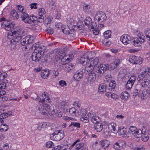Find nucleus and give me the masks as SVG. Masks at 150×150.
<instances>
[{"instance_id":"obj_35","label":"nucleus","mask_w":150,"mask_h":150,"mask_svg":"<svg viewBox=\"0 0 150 150\" xmlns=\"http://www.w3.org/2000/svg\"><path fill=\"white\" fill-rule=\"evenodd\" d=\"M141 135L142 136L141 137L142 138V139L143 141L146 142L148 139L149 136H148L146 131L142 132V133L141 134Z\"/></svg>"},{"instance_id":"obj_4","label":"nucleus","mask_w":150,"mask_h":150,"mask_svg":"<svg viewBox=\"0 0 150 150\" xmlns=\"http://www.w3.org/2000/svg\"><path fill=\"white\" fill-rule=\"evenodd\" d=\"M137 37L134 38L132 42V44L135 47L141 46L144 42L146 38L144 35L140 33H138Z\"/></svg>"},{"instance_id":"obj_32","label":"nucleus","mask_w":150,"mask_h":150,"mask_svg":"<svg viewBox=\"0 0 150 150\" xmlns=\"http://www.w3.org/2000/svg\"><path fill=\"white\" fill-rule=\"evenodd\" d=\"M50 73L49 70H43L41 71L40 75L41 77L43 79H46L49 75Z\"/></svg>"},{"instance_id":"obj_5","label":"nucleus","mask_w":150,"mask_h":150,"mask_svg":"<svg viewBox=\"0 0 150 150\" xmlns=\"http://www.w3.org/2000/svg\"><path fill=\"white\" fill-rule=\"evenodd\" d=\"M21 15L22 21L25 23L30 24L32 26H34L35 23H36V21L33 20V15L29 16L27 13L25 12H23Z\"/></svg>"},{"instance_id":"obj_34","label":"nucleus","mask_w":150,"mask_h":150,"mask_svg":"<svg viewBox=\"0 0 150 150\" xmlns=\"http://www.w3.org/2000/svg\"><path fill=\"white\" fill-rule=\"evenodd\" d=\"M66 71L69 72L74 69V65L71 63H68L65 66Z\"/></svg>"},{"instance_id":"obj_2","label":"nucleus","mask_w":150,"mask_h":150,"mask_svg":"<svg viewBox=\"0 0 150 150\" xmlns=\"http://www.w3.org/2000/svg\"><path fill=\"white\" fill-rule=\"evenodd\" d=\"M25 34V33L23 30L19 29L17 31L14 30L12 33V35L14 37V39L11 40V48L12 50L16 49V43L18 42V40H20L22 37Z\"/></svg>"},{"instance_id":"obj_31","label":"nucleus","mask_w":150,"mask_h":150,"mask_svg":"<svg viewBox=\"0 0 150 150\" xmlns=\"http://www.w3.org/2000/svg\"><path fill=\"white\" fill-rule=\"evenodd\" d=\"M12 112L11 111H8L7 112H1L0 113V118L4 119L7 118L8 116L12 115Z\"/></svg>"},{"instance_id":"obj_11","label":"nucleus","mask_w":150,"mask_h":150,"mask_svg":"<svg viewBox=\"0 0 150 150\" xmlns=\"http://www.w3.org/2000/svg\"><path fill=\"white\" fill-rule=\"evenodd\" d=\"M98 58L97 57L95 58L88 63V66L86 67L85 70L88 72V71H90L91 69L92 70L95 68H96L97 67H96L98 64Z\"/></svg>"},{"instance_id":"obj_19","label":"nucleus","mask_w":150,"mask_h":150,"mask_svg":"<svg viewBox=\"0 0 150 150\" xmlns=\"http://www.w3.org/2000/svg\"><path fill=\"white\" fill-rule=\"evenodd\" d=\"M136 79L134 76H132L127 81L125 85V87L128 90L130 89L132 87Z\"/></svg>"},{"instance_id":"obj_24","label":"nucleus","mask_w":150,"mask_h":150,"mask_svg":"<svg viewBox=\"0 0 150 150\" xmlns=\"http://www.w3.org/2000/svg\"><path fill=\"white\" fill-rule=\"evenodd\" d=\"M148 72V71L146 70H144V71H142L138 76L137 78L138 81L141 82L142 80H144L145 78H146L147 76V74Z\"/></svg>"},{"instance_id":"obj_28","label":"nucleus","mask_w":150,"mask_h":150,"mask_svg":"<svg viewBox=\"0 0 150 150\" xmlns=\"http://www.w3.org/2000/svg\"><path fill=\"white\" fill-rule=\"evenodd\" d=\"M117 133L119 135H122L123 137H126L127 136V133L126 128H123L119 129L117 131Z\"/></svg>"},{"instance_id":"obj_18","label":"nucleus","mask_w":150,"mask_h":150,"mask_svg":"<svg viewBox=\"0 0 150 150\" xmlns=\"http://www.w3.org/2000/svg\"><path fill=\"white\" fill-rule=\"evenodd\" d=\"M85 25L86 26H89L91 29H94L96 27L97 24L96 22H92V19L90 17H86L84 21Z\"/></svg>"},{"instance_id":"obj_27","label":"nucleus","mask_w":150,"mask_h":150,"mask_svg":"<svg viewBox=\"0 0 150 150\" xmlns=\"http://www.w3.org/2000/svg\"><path fill=\"white\" fill-rule=\"evenodd\" d=\"M150 81L148 79L145 78L144 79V80H142V81L140 82L141 83V85H137V87L138 86H142V87L144 88L146 87H149V86Z\"/></svg>"},{"instance_id":"obj_64","label":"nucleus","mask_w":150,"mask_h":150,"mask_svg":"<svg viewBox=\"0 0 150 150\" xmlns=\"http://www.w3.org/2000/svg\"><path fill=\"white\" fill-rule=\"evenodd\" d=\"M57 132H54V133L50 134V138L51 139L55 140L54 138L55 134Z\"/></svg>"},{"instance_id":"obj_21","label":"nucleus","mask_w":150,"mask_h":150,"mask_svg":"<svg viewBox=\"0 0 150 150\" xmlns=\"http://www.w3.org/2000/svg\"><path fill=\"white\" fill-rule=\"evenodd\" d=\"M55 132H57L55 134V140L58 141L61 140L64 137V132L62 131H57Z\"/></svg>"},{"instance_id":"obj_51","label":"nucleus","mask_w":150,"mask_h":150,"mask_svg":"<svg viewBox=\"0 0 150 150\" xmlns=\"http://www.w3.org/2000/svg\"><path fill=\"white\" fill-rule=\"evenodd\" d=\"M108 66L109 68V69L110 70H112L115 68L117 67L115 65V64H114L113 62L111 63L110 65H108Z\"/></svg>"},{"instance_id":"obj_52","label":"nucleus","mask_w":150,"mask_h":150,"mask_svg":"<svg viewBox=\"0 0 150 150\" xmlns=\"http://www.w3.org/2000/svg\"><path fill=\"white\" fill-rule=\"evenodd\" d=\"M69 29L70 28L68 27V28H63L62 29V32L65 34H67V35H69Z\"/></svg>"},{"instance_id":"obj_38","label":"nucleus","mask_w":150,"mask_h":150,"mask_svg":"<svg viewBox=\"0 0 150 150\" xmlns=\"http://www.w3.org/2000/svg\"><path fill=\"white\" fill-rule=\"evenodd\" d=\"M144 34L146 36V39L149 41H150V29H146L144 31Z\"/></svg>"},{"instance_id":"obj_54","label":"nucleus","mask_w":150,"mask_h":150,"mask_svg":"<svg viewBox=\"0 0 150 150\" xmlns=\"http://www.w3.org/2000/svg\"><path fill=\"white\" fill-rule=\"evenodd\" d=\"M59 74V72L57 70H54L53 71V74L52 77L53 78H55L57 77Z\"/></svg>"},{"instance_id":"obj_3","label":"nucleus","mask_w":150,"mask_h":150,"mask_svg":"<svg viewBox=\"0 0 150 150\" xmlns=\"http://www.w3.org/2000/svg\"><path fill=\"white\" fill-rule=\"evenodd\" d=\"M35 46L33 47L35 48V50L34 52L32 53L30 57V58L34 64L36 63H39V61L42 56L43 55L44 51L42 50L41 47H37L36 46L35 47Z\"/></svg>"},{"instance_id":"obj_33","label":"nucleus","mask_w":150,"mask_h":150,"mask_svg":"<svg viewBox=\"0 0 150 150\" xmlns=\"http://www.w3.org/2000/svg\"><path fill=\"white\" fill-rule=\"evenodd\" d=\"M11 18H13L14 20L18 19L19 17L17 12L14 10L11 11Z\"/></svg>"},{"instance_id":"obj_14","label":"nucleus","mask_w":150,"mask_h":150,"mask_svg":"<svg viewBox=\"0 0 150 150\" xmlns=\"http://www.w3.org/2000/svg\"><path fill=\"white\" fill-rule=\"evenodd\" d=\"M107 69H109L108 64H100L99 66L96 67V68H95L94 71H96V73H98V74L101 76L103 73H104V71Z\"/></svg>"},{"instance_id":"obj_63","label":"nucleus","mask_w":150,"mask_h":150,"mask_svg":"<svg viewBox=\"0 0 150 150\" xmlns=\"http://www.w3.org/2000/svg\"><path fill=\"white\" fill-rule=\"evenodd\" d=\"M55 25L56 27L58 28H61L62 29L63 28V27L62 26V24L60 23H57L55 24Z\"/></svg>"},{"instance_id":"obj_49","label":"nucleus","mask_w":150,"mask_h":150,"mask_svg":"<svg viewBox=\"0 0 150 150\" xmlns=\"http://www.w3.org/2000/svg\"><path fill=\"white\" fill-rule=\"evenodd\" d=\"M76 109L74 108H71L69 110V113L72 116L76 115Z\"/></svg>"},{"instance_id":"obj_17","label":"nucleus","mask_w":150,"mask_h":150,"mask_svg":"<svg viewBox=\"0 0 150 150\" xmlns=\"http://www.w3.org/2000/svg\"><path fill=\"white\" fill-rule=\"evenodd\" d=\"M1 25L3 28L9 31L13 28L15 24L10 21H6L1 23Z\"/></svg>"},{"instance_id":"obj_42","label":"nucleus","mask_w":150,"mask_h":150,"mask_svg":"<svg viewBox=\"0 0 150 150\" xmlns=\"http://www.w3.org/2000/svg\"><path fill=\"white\" fill-rule=\"evenodd\" d=\"M122 145V142H120L119 143L116 142L113 146V148L115 150H118L121 148V146L120 145Z\"/></svg>"},{"instance_id":"obj_9","label":"nucleus","mask_w":150,"mask_h":150,"mask_svg":"<svg viewBox=\"0 0 150 150\" xmlns=\"http://www.w3.org/2000/svg\"><path fill=\"white\" fill-rule=\"evenodd\" d=\"M46 12L43 8H39L38 10V16H36L33 15L34 21H36V23L38 22L42 23L44 21V17L43 15H45Z\"/></svg>"},{"instance_id":"obj_30","label":"nucleus","mask_w":150,"mask_h":150,"mask_svg":"<svg viewBox=\"0 0 150 150\" xmlns=\"http://www.w3.org/2000/svg\"><path fill=\"white\" fill-rule=\"evenodd\" d=\"M95 129L98 132L101 131L103 129L102 123L99 122L94 125Z\"/></svg>"},{"instance_id":"obj_15","label":"nucleus","mask_w":150,"mask_h":150,"mask_svg":"<svg viewBox=\"0 0 150 150\" xmlns=\"http://www.w3.org/2000/svg\"><path fill=\"white\" fill-rule=\"evenodd\" d=\"M129 60L130 62L134 64H141L143 61L141 57H137L135 55L130 56Z\"/></svg>"},{"instance_id":"obj_16","label":"nucleus","mask_w":150,"mask_h":150,"mask_svg":"<svg viewBox=\"0 0 150 150\" xmlns=\"http://www.w3.org/2000/svg\"><path fill=\"white\" fill-rule=\"evenodd\" d=\"M88 53L85 54L83 56L81 57L80 60L81 64L84 66L87 67L88 66V63L90 61L91 57H89Z\"/></svg>"},{"instance_id":"obj_60","label":"nucleus","mask_w":150,"mask_h":150,"mask_svg":"<svg viewBox=\"0 0 150 150\" xmlns=\"http://www.w3.org/2000/svg\"><path fill=\"white\" fill-rule=\"evenodd\" d=\"M90 8L89 6L87 4H85L83 6V10L84 11H86L88 9Z\"/></svg>"},{"instance_id":"obj_48","label":"nucleus","mask_w":150,"mask_h":150,"mask_svg":"<svg viewBox=\"0 0 150 150\" xmlns=\"http://www.w3.org/2000/svg\"><path fill=\"white\" fill-rule=\"evenodd\" d=\"M47 125V124L46 122H43V123H40L38 127V129L41 130L43 128L45 127Z\"/></svg>"},{"instance_id":"obj_41","label":"nucleus","mask_w":150,"mask_h":150,"mask_svg":"<svg viewBox=\"0 0 150 150\" xmlns=\"http://www.w3.org/2000/svg\"><path fill=\"white\" fill-rule=\"evenodd\" d=\"M84 144L83 143H78L75 146L76 150H83Z\"/></svg>"},{"instance_id":"obj_37","label":"nucleus","mask_w":150,"mask_h":150,"mask_svg":"<svg viewBox=\"0 0 150 150\" xmlns=\"http://www.w3.org/2000/svg\"><path fill=\"white\" fill-rule=\"evenodd\" d=\"M48 94L46 92H44L42 94V96L44 98V103L45 102H50V99L47 95Z\"/></svg>"},{"instance_id":"obj_13","label":"nucleus","mask_w":150,"mask_h":150,"mask_svg":"<svg viewBox=\"0 0 150 150\" xmlns=\"http://www.w3.org/2000/svg\"><path fill=\"white\" fill-rule=\"evenodd\" d=\"M22 37L20 40V42L21 45L23 46H25L32 43L34 39V37L32 35H28L22 39Z\"/></svg>"},{"instance_id":"obj_1","label":"nucleus","mask_w":150,"mask_h":150,"mask_svg":"<svg viewBox=\"0 0 150 150\" xmlns=\"http://www.w3.org/2000/svg\"><path fill=\"white\" fill-rule=\"evenodd\" d=\"M33 94L35 95V97H36L35 98V100L38 101L39 105L38 110L41 115H47L48 113L49 112H51L52 114H55V111L52 104H48L44 103V98H43L42 99H41L37 94L34 93Z\"/></svg>"},{"instance_id":"obj_6","label":"nucleus","mask_w":150,"mask_h":150,"mask_svg":"<svg viewBox=\"0 0 150 150\" xmlns=\"http://www.w3.org/2000/svg\"><path fill=\"white\" fill-rule=\"evenodd\" d=\"M116 83L115 80H112L109 83V86L108 89H107L106 84L103 83L100 84L98 88V91L100 92H104L106 91L107 90L112 91V89H115L116 86Z\"/></svg>"},{"instance_id":"obj_40","label":"nucleus","mask_w":150,"mask_h":150,"mask_svg":"<svg viewBox=\"0 0 150 150\" xmlns=\"http://www.w3.org/2000/svg\"><path fill=\"white\" fill-rule=\"evenodd\" d=\"M142 98L144 99L146 98L147 97H148V94L147 90H144L143 91L141 95Z\"/></svg>"},{"instance_id":"obj_43","label":"nucleus","mask_w":150,"mask_h":150,"mask_svg":"<svg viewBox=\"0 0 150 150\" xmlns=\"http://www.w3.org/2000/svg\"><path fill=\"white\" fill-rule=\"evenodd\" d=\"M73 126V127L79 128L80 127V124L79 122H71L69 127Z\"/></svg>"},{"instance_id":"obj_36","label":"nucleus","mask_w":150,"mask_h":150,"mask_svg":"<svg viewBox=\"0 0 150 150\" xmlns=\"http://www.w3.org/2000/svg\"><path fill=\"white\" fill-rule=\"evenodd\" d=\"M8 129V126L6 125V124L1 125L0 126V132H5L7 131Z\"/></svg>"},{"instance_id":"obj_47","label":"nucleus","mask_w":150,"mask_h":150,"mask_svg":"<svg viewBox=\"0 0 150 150\" xmlns=\"http://www.w3.org/2000/svg\"><path fill=\"white\" fill-rule=\"evenodd\" d=\"M54 146V144L53 143L50 141H49L46 143V146L48 148H52Z\"/></svg>"},{"instance_id":"obj_46","label":"nucleus","mask_w":150,"mask_h":150,"mask_svg":"<svg viewBox=\"0 0 150 150\" xmlns=\"http://www.w3.org/2000/svg\"><path fill=\"white\" fill-rule=\"evenodd\" d=\"M127 74V72L125 69L121 70L119 72V74L121 75L122 78L124 77Z\"/></svg>"},{"instance_id":"obj_25","label":"nucleus","mask_w":150,"mask_h":150,"mask_svg":"<svg viewBox=\"0 0 150 150\" xmlns=\"http://www.w3.org/2000/svg\"><path fill=\"white\" fill-rule=\"evenodd\" d=\"M94 113L91 112L90 117L91 118V121L95 124L99 122L100 119L98 116L95 115Z\"/></svg>"},{"instance_id":"obj_62","label":"nucleus","mask_w":150,"mask_h":150,"mask_svg":"<svg viewBox=\"0 0 150 150\" xmlns=\"http://www.w3.org/2000/svg\"><path fill=\"white\" fill-rule=\"evenodd\" d=\"M46 30L49 33H50L51 34H53L54 33L53 29L52 28H47Z\"/></svg>"},{"instance_id":"obj_20","label":"nucleus","mask_w":150,"mask_h":150,"mask_svg":"<svg viewBox=\"0 0 150 150\" xmlns=\"http://www.w3.org/2000/svg\"><path fill=\"white\" fill-rule=\"evenodd\" d=\"M83 113H81L80 117L81 120L85 123H88L89 121V118L91 112L87 113L85 110L82 111Z\"/></svg>"},{"instance_id":"obj_39","label":"nucleus","mask_w":150,"mask_h":150,"mask_svg":"<svg viewBox=\"0 0 150 150\" xmlns=\"http://www.w3.org/2000/svg\"><path fill=\"white\" fill-rule=\"evenodd\" d=\"M103 35L104 39H108L110 38L111 36V32L110 30H108L105 31Z\"/></svg>"},{"instance_id":"obj_45","label":"nucleus","mask_w":150,"mask_h":150,"mask_svg":"<svg viewBox=\"0 0 150 150\" xmlns=\"http://www.w3.org/2000/svg\"><path fill=\"white\" fill-rule=\"evenodd\" d=\"M108 39H104V40H102V42L105 45L109 47L110 46L111 44V42Z\"/></svg>"},{"instance_id":"obj_58","label":"nucleus","mask_w":150,"mask_h":150,"mask_svg":"<svg viewBox=\"0 0 150 150\" xmlns=\"http://www.w3.org/2000/svg\"><path fill=\"white\" fill-rule=\"evenodd\" d=\"M59 85L63 87L67 86L66 82L64 80H61L59 82Z\"/></svg>"},{"instance_id":"obj_29","label":"nucleus","mask_w":150,"mask_h":150,"mask_svg":"<svg viewBox=\"0 0 150 150\" xmlns=\"http://www.w3.org/2000/svg\"><path fill=\"white\" fill-rule=\"evenodd\" d=\"M129 96V94L126 91L122 92L120 95V97L122 100H127Z\"/></svg>"},{"instance_id":"obj_57","label":"nucleus","mask_w":150,"mask_h":150,"mask_svg":"<svg viewBox=\"0 0 150 150\" xmlns=\"http://www.w3.org/2000/svg\"><path fill=\"white\" fill-rule=\"evenodd\" d=\"M6 87V83L1 81V83L0 82V90L4 89Z\"/></svg>"},{"instance_id":"obj_23","label":"nucleus","mask_w":150,"mask_h":150,"mask_svg":"<svg viewBox=\"0 0 150 150\" xmlns=\"http://www.w3.org/2000/svg\"><path fill=\"white\" fill-rule=\"evenodd\" d=\"M59 55L60 56L59 58H61V63L63 65H66L67 64H68V61L70 59L67 57L66 56L64 57L63 56L64 55V53L63 52L61 53V52H59L58 53Z\"/></svg>"},{"instance_id":"obj_50","label":"nucleus","mask_w":150,"mask_h":150,"mask_svg":"<svg viewBox=\"0 0 150 150\" xmlns=\"http://www.w3.org/2000/svg\"><path fill=\"white\" fill-rule=\"evenodd\" d=\"M52 19L53 18L51 16H49L47 18L45 21V22L47 24H50L51 23Z\"/></svg>"},{"instance_id":"obj_56","label":"nucleus","mask_w":150,"mask_h":150,"mask_svg":"<svg viewBox=\"0 0 150 150\" xmlns=\"http://www.w3.org/2000/svg\"><path fill=\"white\" fill-rule=\"evenodd\" d=\"M60 105L62 108H63L65 109L66 108H64V107H67L68 106L67 102L65 101H62L60 103Z\"/></svg>"},{"instance_id":"obj_10","label":"nucleus","mask_w":150,"mask_h":150,"mask_svg":"<svg viewBox=\"0 0 150 150\" xmlns=\"http://www.w3.org/2000/svg\"><path fill=\"white\" fill-rule=\"evenodd\" d=\"M129 132L136 138H140L142 136L141 134L142 133V131L140 129H137L134 126H131L129 129Z\"/></svg>"},{"instance_id":"obj_55","label":"nucleus","mask_w":150,"mask_h":150,"mask_svg":"<svg viewBox=\"0 0 150 150\" xmlns=\"http://www.w3.org/2000/svg\"><path fill=\"white\" fill-rule=\"evenodd\" d=\"M8 75L6 73L1 72V74H0V78L1 80H3Z\"/></svg>"},{"instance_id":"obj_44","label":"nucleus","mask_w":150,"mask_h":150,"mask_svg":"<svg viewBox=\"0 0 150 150\" xmlns=\"http://www.w3.org/2000/svg\"><path fill=\"white\" fill-rule=\"evenodd\" d=\"M75 31V30L74 29V26H73L71 29H69L70 31H69V35L70 38L73 37L75 36V34L74 33Z\"/></svg>"},{"instance_id":"obj_8","label":"nucleus","mask_w":150,"mask_h":150,"mask_svg":"<svg viewBox=\"0 0 150 150\" xmlns=\"http://www.w3.org/2000/svg\"><path fill=\"white\" fill-rule=\"evenodd\" d=\"M107 16L106 14L102 11H98L94 17L95 21H96L100 23L106 20Z\"/></svg>"},{"instance_id":"obj_53","label":"nucleus","mask_w":150,"mask_h":150,"mask_svg":"<svg viewBox=\"0 0 150 150\" xmlns=\"http://www.w3.org/2000/svg\"><path fill=\"white\" fill-rule=\"evenodd\" d=\"M17 7L18 8V9L20 12L22 13L23 12H25V10H24V7L22 6L21 5H18L17 6Z\"/></svg>"},{"instance_id":"obj_7","label":"nucleus","mask_w":150,"mask_h":150,"mask_svg":"<svg viewBox=\"0 0 150 150\" xmlns=\"http://www.w3.org/2000/svg\"><path fill=\"white\" fill-rule=\"evenodd\" d=\"M110 142L107 140H102L98 142V141H96L93 144L92 147L95 150H97L99 148V146L100 145L104 149H106L109 146Z\"/></svg>"},{"instance_id":"obj_26","label":"nucleus","mask_w":150,"mask_h":150,"mask_svg":"<svg viewBox=\"0 0 150 150\" xmlns=\"http://www.w3.org/2000/svg\"><path fill=\"white\" fill-rule=\"evenodd\" d=\"M83 72L82 71H77L74 75V78L76 80L79 81L83 77Z\"/></svg>"},{"instance_id":"obj_61","label":"nucleus","mask_w":150,"mask_h":150,"mask_svg":"<svg viewBox=\"0 0 150 150\" xmlns=\"http://www.w3.org/2000/svg\"><path fill=\"white\" fill-rule=\"evenodd\" d=\"M37 4L36 3H32L30 4V8L31 9H37V7L36 5Z\"/></svg>"},{"instance_id":"obj_12","label":"nucleus","mask_w":150,"mask_h":150,"mask_svg":"<svg viewBox=\"0 0 150 150\" xmlns=\"http://www.w3.org/2000/svg\"><path fill=\"white\" fill-rule=\"evenodd\" d=\"M88 71L89 72L88 74V81L91 83H93L95 81L97 76L98 77L100 76V75L98 74V73H96V71H94V69L92 70L91 69L90 71Z\"/></svg>"},{"instance_id":"obj_22","label":"nucleus","mask_w":150,"mask_h":150,"mask_svg":"<svg viewBox=\"0 0 150 150\" xmlns=\"http://www.w3.org/2000/svg\"><path fill=\"white\" fill-rule=\"evenodd\" d=\"M130 37L127 34H124L121 36L120 40L121 42L125 45H127L129 42Z\"/></svg>"},{"instance_id":"obj_59","label":"nucleus","mask_w":150,"mask_h":150,"mask_svg":"<svg viewBox=\"0 0 150 150\" xmlns=\"http://www.w3.org/2000/svg\"><path fill=\"white\" fill-rule=\"evenodd\" d=\"M113 62L117 67L119 66L120 64V60L119 59H116Z\"/></svg>"}]
</instances>
